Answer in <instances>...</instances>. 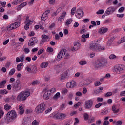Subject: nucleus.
Wrapping results in <instances>:
<instances>
[{
    "mask_svg": "<svg viewBox=\"0 0 125 125\" xmlns=\"http://www.w3.org/2000/svg\"><path fill=\"white\" fill-rule=\"evenodd\" d=\"M112 110L114 114H117L119 111V109H117V106L115 105L112 106Z\"/></svg>",
    "mask_w": 125,
    "mask_h": 125,
    "instance_id": "obj_28",
    "label": "nucleus"
},
{
    "mask_svg": "<svg viewBox=\"0 0 125 125\" xmlns=\"http://www.w3.org/2000/svg\"><path fill=\"white\" fill-rule=\"evenodd\" d=\"M77 84V83L74 81H72L69 82H67L66 83V86L67 88H74L75 86H76V85Z\"/></svg>",
    "mask_w": 125,
    "mask_h": 125,
    "instance_id": "obj_15",
    "label": "nucleus"
},
{
    "mask_svg": "<svg viewBox=\"0 0 125 125\" xmlns=\"http://www.w3.org/2000/svg\"><path fill=\"white\" fill-rule=\"evenodd\" d=\"M66 49L62 50L58 54L56 58L57 61H60L62 59V57H64V55L66 54Z\"/></svg>",
    "mask_w": 125,
    "mask_h": 125,
    "instance_id": "obj_12",
    "label": "nucleus"
},
{
    "mask_svg": "<svg viewBox=\"0 0 125 125\" xmlns=\"http://www.w3.org/2000/svg\"><path fill=\"white\" fill-rule=\"evenodd\" d=\"M44 51V49L42 48L39 50L37 53L38 55H41V54H42V53Z\"/></svg>",
    "mask_w": 125,
    "mask_h": 125,
    "instance_id": "obj_42",
    "label": "nucleus"
},
{
    "mask_svg": "<svg viewBox=\"0 0 125 125\" xmlns=\"http://www.w3.org/2000/svg\"><path fill=\"white\" fill-rule=\"evenodd\" d=\"M90 49L94 51H101V50H105V47H102L98 42V40L91 42L90 44Z\"/></svg>",
    "mask_w": 125,
    "mask_h": 125,
    "instance_id": "obj_1",
    "label": "nucleus"
},
{
    "mask_svg": "<svg viewBox=\"0 0 125 125\" xmlns=\"http://www.w3.org/2000/svg\"><path fill=\"white\" fill-rule=\"evenodd\" d=\"M53 117L54 119H56L57 120L60 119H64L67 117V115L62 113H59L55 112L53 114Z\"/></svg>",
    "mask_w": 125,
    "mask_h": 125,
    "instance_id": "obj_9",
    "label": "nucleus"
},
{
    "mask_svg": "<svg viewBox=\"0 0 125 125\" xmlns=\"http://www.w3.org/2000/svg\"><path fill=\"white\" fill-rule=\"evenodd\" d=\"M125 66L124 65L118 64L115 65L113 69V72L115 74H117V75H120V74H122L124 73V71H125Z\"/></svg>",
    "mask_w": 125,
    "mask_h": 125,
    "instance_id": "obj_6",
    "label": "nucleus"
},
{
    "mask_svg": "<svg viewBox=\"0 0 125 125\" xmlns=\"http://www.w3.org/2000/svg\"><path fill=\"white\" fill-rule=\"evenodd\" d=\"M20 26V22H16L14 23L11 24L7 27L8 31H11L14 29H17Z\"/></svg>",
    "mask_w": 125,
    "mask_h": 125,
    "instance_id": "obj_11",
    "label": "nucleus"
},
{
    "mask_svg": "<svg viewBox=\"0 0 125 125\" xmlns=\"http://www.w3.org/2000/svg\"><path fill=\"white\" fill-rule=\"evenodd\" d=\"M107 31L108 28L105 27H101L99 30V33L101 34V35L105 34V33H107Z\"/></svg>",
    "mask_w": 125,
    "mask_h": 125,
    "instance_id": "obj_21",
    "label": "nucleus"
},
{
    "mask_svg": "<svg viewBox=\"0 0 125 125\" xmlns=\"http://www.w3.org/2000/svg\"><path fill=\"white\" fill-rule=\"evenodd\" d=\"M25 58V56L22 55L20 57V59H21V62H24V59Z\"/></svg>",
    "mask_w": 125,
    "mask_h": 125,
    "instance_id": "obj_59",
    "label": "nucleus"
},
{
    "mask_svg": "<svg viewBox=\"0 0 125 125\" xmlns=\"http://www.w3.org/2000/svg\"><path fill=\"white\" fill-rule=\"evenodd\" d=\"M115 11H116V8L113 6H110L106 9L104 13V15L105 16H108V15H112V14H113Z\"/></svg>",
    "mask_w": 125,
    "mask_h": 125,
    "instance_id": "obj_10",
    "label": "nucleus"
},
{
    "mask_svg": "<svg viewBox=\"0 0 125 125\" xmlns=\"http://www.w3.org/2000/svg\"><path fill=\"white\" fill-rule=\"evenodd\" d=\"M15 73V69L12 68L9 72V76H13V75H14Z\"/></svg>",
    "mask_w": 125,
    "mask_h": 125,
    "instance_id": "obj_37",
    "label": "nucleus"
},
{
    "mask_svg": "<svg viewBox=\"0 0 125 125\" xmlns=\"http://www.w3.org/2000/svg\"><path fill=\"white\" fill-rule=\"evenodd\" d=\"M11 108V106L9 105V104H6L4 106V109H5L6 111L10 110Z\"/></svg>",
    "mask_w": 125,
    "mask_h": 125,
    "instance_id": "obj_39",
    "label": "nucleus"
},
{
    "mask_svg": "<svg viewBox=\"0 0 125 125\" xmlns=\"http://www.w3.org/2000/svg\"><path fill=\"white\" fill-rule=\"evenodd\" d=\"M61 93H62V95H63V96L67 95V94L68 93V89H67V88H63L62 90Z\"/></svg>",
    "mask_w": 125,
    "mask_h": 125,
    "instance_id": "obj_30",
    "label": "nucleus"
},
{
    "mask_svg": "<svg viewBox=\"0 0 125 125\" xmlns=\"http://www.w3.org/2000/svg\"><path fill=\"white\" fill-rule=\"evenodd\" d=\"M67 77H68V73L67 72H64L61 74L60 80H61V81H64V80H66Z\"/></svg>",
    "mask_w": 125,
    "mask_h": 125,
    "instance_id": "obj_22",
    "label": "nucleus"
},
{
    "mask_svg": "<svg viewBox=\"0 0 125 125\" xmlns=\"http://www.w3.org/2000/svg\"><path fill=\"white\" fill-rule=\"evenodd\" d=\"M95 86H99V85H101V83L99 81H96L94 82Z\"/></svg>",
    "mask_w": 125,
    "mask_h": 125,
    "instance_id": "obj_46",
    "label": "nucleus"
},
{
    "mask_svg": "<svg viewBox=\"0 0 125 125\" xmlns=\"http://www.w3.org/2000/svg\"><path fill=\"white\" fill-rule=\"evenodd\" d=\"M16 118H17L16 112L15 110H11L7 113L6 120L8 123H10L12 120H15Z\"/></svg>",
    "mask_w": 125,
    "mask_h": 125,
    "instance_id": "obj_4",
    "label": "nucleus"
},
{
    "mask_svg": "<svg viewBox=\"0 0 125 125\" xmlns=\"http://www.w3.org/2000/svg\"><path fill=\"white\" fill-rule=\"evenodd\" d=\"M125 42V36L122 38L121 40L118 42V44H121V43H123V42Z\"/></svg>",
    "mask_w": 125,
    "mask_h": 125,
    "instance_id": "obj_36",
    "label": "nucleus"
},
{
    "mask_svg": "<svg viewBox=\"0 0 125 125\" xmlns=\"http://www.w3.org/2000/svg\"><path fill=\"white\" fill-rule=\"evenodd\" d=\"M41 38L42 40H41V42H46L48 41V39H49V37L45 34H43L42 35Z\"/></svg>",
    "mask_w": 125,
    "mask_h": 125,
    "instance_id": "obj_20",
    "label": "nucleus"
},
{
    "mask_svg": "<svg viewBox=\"0 0 125 125\" xmlns=\"http://www.w3.org/2000/svg\"><path fill=\"white\" fill-rule=\"evenodd\" d=\"M82 92L83 94H86V92H87V89L86 88H83Z\"/></svg>",
    "mask_w": 125,
    "mask_h": 125,
    "instance_id": "obj_63",
    "label": "nucleus"
},
{
    "mask_svg": "<svg viewBox=\"0 0 125 125\" xmlns=\"http://www.w3.org/2000/svg\"><path fill=\"white\" fill-rule=\"evenodd\" d=\"M88 84H89V83H87V81L83 80L79 83V86L82 87V86H85V85H88Z\"/></svg>",
    "mask_w": 125,
    "mask_h": 125,
    "instance_id": "obj_23",
    "label": "nucleus"
},
{
    "mask_svg": "<svg viewBox=\"0 0 125 125\" xmlns=\"http://www.w3.org/2000/svg\"><path fill=\"white\" fill-rule=\"evenodd\" d=\"M8 93V91L6 89L1 90L0 91V94H2L4 95L5 94H7Z\"/></svg>",
    "mask_w": 125,
    "mask_h": 125,
    "instance_id": "obj_34",
    "label": "nucleus"
},
{
    "mask_svg": "<svg viewBox=\"0 0 125 125\" xmlns=\"http://www.w3.org/2000/svg\"><path fill=\"white\" fill-rule=\"evenodd\" d=\"M87 63L86 61H82L79 62L80 65H81L82 66H83L84 65H85Z\"/></svg>",
    "mask_w": 125,
    "mask_h": 125,
    "instance_id": "obj_44",
    "label": "nucleus"
},
{
    "mask_svg": "<svg viewBox=\"0 0 125 125\" xmlns=\"http://www.w3.org/2000/svg\"><path fill=\"white\" fill-rule=\"evenodd\" d=\"M12 88L14 92H18V91L21 90V89L22 88V84L20 82V80H18L15 83H13L12 84Z\"/></svg>",
    "mask_w": 125,
    "mask_h": 125,
    "instance_id": "obj_5",
    "label": "nucleus"
},
{
    "mask_svg": "<svg viewBox=\"0 0 125 125\" xmlns=\"http://www.w3.org/2000/svg\"><path fill=\"white\" fill-rule=\"evenodd\" d=\"M60 97V93L57 92L53 97V99H58Z\"/></svg>",
    "mask_w": 125,
    "mask_h": 125,
    "instance_id": "obj_38",
    "label": "nucleus"
},
{
    "mask_svg": "<svg viewBox=\"0 0 125 125\" xmlns=\"http://www.w3.org/2000/svg\"><path fill=\"white\" fill-rule=\"evenodd\" d=\"M75 122L74 123V125H77V124H79V122H80V120H79V119H78V118H75Z\"/></svg>",
    "mask_w": 125,
    "mask_h": 125,
    "instance_id": "obj_60",
    "label": "nucleus"
},
{
    "mask_svg": "<svg viewBox=\"0 0 125 125\" xmlns=\"http://www.w3.org/2000/svg\"><path fill=\"white\" fill-rule=\"evenodd\" d=\"M97 102H102L103 101V99L102 98L98 97L97 99Z\"/></svg>",
    "mask_w": 125,
    "mask_h": 125,
    "instance_id": "obj_64",
    "label": "nucleus"
},
{
    "mask_svg": "<svg viewBox=\"0 0 125 125\" xmlns=\"http://www.w3.org/2000/svg\"><path fill=\"white\" fill-rule=\"evenodd\" d=\"M115 40V37L114 36H112L110 37L107 42V46H111V45L113 43V42H114V40Z\"/></svg>",
    "mask_w": 125,
    "mask_h": 125,
    "instance_id": "obj_24",
    "label": "nucleus"
},
{
    "mask_svg": "<svg viewBox=\"0 0 125 125\" xmlns=\"http://www.w3.org/2000/svg\"><path fill=\"white\" fill-rule=\"evenodd\" d=\"M23 51L25 52V53H26V54H28V53L30 52V49H29L28 48H25L24 49Z\"/></svg>",
    "mask_w": 125,
    "mask_h": 125,
    "instance_id": "obj_53",
    "label": "nucleus"
},
{
    "mask_svg": "<svg viewBox=\"0 0 125 125\" xmlns=\"http://www.w3.org/2000/svg\"><path fill=\"white\" fill-rule=\"evenodd\" d=\"M51 111H52V107H50L45 111V114H48V113L51 112Z\"/></svg>",
    "mask_w": 125,
    "mask_h": 125,
    "instance_id": "obj_48",
    "label": "nucleus"
},
{
    "mask_svg": "<svg viewBox=\"0 0 125 125\" xmlns=\"http://www.w3.org/2000/svg\"><path fill=\"white\" fill-rule=\"evenodd\" d=\"M50 93L51 94V93H54L55 91H56V89L55 88H52L50 90H49Z\"/></svg>",
    "mask_w": 125,
    "mask_h": 125,
    "instance_id": "obj_57",
    "label": "nucleus"
},
{
    "mask_svg": "<svg viewBox=\"0 0 125 125\" xmlns=\"http://www.w3.org/2000/svg\"><path fill=\"white\" fill-rule=\"evenodd\" d=\"M27 5V2H24L19 5L17 8V10L19 11L22 9V8Z\"/></svg>",
    "mask_w": 125,
    "mask_h": 125,
    "instance_id": "obj_26",
    "label": "nucleus"
},
{
    "mask_svg": "<svg viewBox=\"0 0 125 125\" xmlns=\"http://www.w3.org/2000/svg\"><path fill=\"white\" fill-rule=\"evenodd\" d=\"M36 37L31 38L28 42V46H32L34 47L36 45V42H37V40H36Z\"/></svg>",
    "mask_w": 125,
    "mask_h": 125,
    "instance_id": "obj_17",
    "label": "nucleus"
},
{
    "mask_svg": "<svg viewBox=\"0 0 125 125\" xmlns=\"http://www.w3.org/2000/svg\"><path fill=\"white\" fill-rule=\"evenodd\" d=\"M43 92H45L43 96V98L45 100H48V99H49V97H50L51 94L49 90H47V89L45 88L43 90Z\"/></svg>",
    "mask_w": 125,
    "mask_h": 125,
    "instance_id": "obj_13",
    "label": "nucleus"
},
{
    "mask_svg": "<svg viewBox=\"0 0 125 125\" xmlns=\"http://www.w3.org/2000/svg\"><path fill=\"white\" fill-rule=\"evenodd\" d=\"M25 25H24L25 30H29V27L30 25H32L33 24V21H31V20L29 19V16H27L26 18V21L25 22Z\"/></svg>",
    "mask_w": 125,
    "mask_h": 125,
    "instance_id": "obj_14",
    "label": "nucleus"
},
{
    "mask_svg": "<svg viewBox=\"0 0 125 125\" xmlns=\"http://www.w3.org/2000/svg\"><path fill=\"white\" fill-rule=\"evenodd\" d=\"M112 95V92H108L106 93L105 94V97H109V96H111Z\"/></svg>",
    "mask_w": 125,
    "mask_h": 125,
    "instance_id": "obj_62",
    "label": "nucleus"
},
{
    "mask_svg": "<svg viewBox=\"0 0 125 125\" xmlns=\"http://www.w3.org/2000/svg\"><path fill=\"white\" fill-rule=\"evenodd\" d=\"M102 106V103H99L95 105V108H96L97 109H98V108H100Z\"/></svg>",
    "mask_w": 125,
    "mask_h": 125,
    "instance_id": "obj_47",
    "label": "nucleus"
},
{
    "mask_svg": "<svg viewBox=\"0 0 125 125\" xmlns=\"http://www.w3.org/2000/svg\"><path fill=\"white\" fill-rule=\"evenodd\" d=\"M75 16L77 18H82V17L83 16V10L81 8L77 9Z\"/></svg>",
    "mask_w": 125,
    "mask_h": 125,
    "instance_id": "obj_16",
    "label": "nucleus"
},
{
    "mask_svg": "<svg viewBox=\"0 0 125 125\" xmlns=\"http://www.w3.org/2000/svg\"><path fill=\"white\" fill-rule=\"evenodd\" d=\"M82 39H87L89 38V33H87L86 34H83L82 35Z\"/></svg>",
    "mask_w": 125,
    "mask_h": 125,
    "instance_id": "obj_41",
    "label": "nucleus"
},
{
    "mask_svg": "<svg viewBox=\"0 0 125 125\" xmlns=\"http://www.w3.org/2000/svg\"><path fill=\"white\" fill-rule=\"evenodd\" d=\"M115 58H117V56L114 54H112L109 56L110 59H115Z\"/></svg>",
    "mask_w": 125,
    "mask_h": 125,
    "instance_id": "obj_49",
    "label": "nucleus"
},
{
    "mask_svg": "<svg viewBox=\"0 0 125 125\" xmlns=\"http://www.w3.org/2000/svg\"><path fill=\"white\" fill-rule=\"evenodd\" d=\"M48 62H43L41 64L40 67L42 69H45V68H47V67H48Z\"/></svg>",
    "mask_w": 125,
    "mask_h": 125,
    "instance_id": "obj_27",
    "label": "nucleus"
},
{
    "mask_svg": "<svg viewBox=\"0 0 125 125\" xmlns=\"http://www.w3.org/2000/svg\"><path fill=\"white\" fill-rule=\"evenodd\" d=\"M23 63H21L17 65V70L18 72L21 70V67H23Z\"/></svg>",
    "mask_w": 125,
    "mask_h": 125,
    "instance_id": "obj_33",
    "label": "nucleus"
},
{
    "mask_svg": "<svg viewBox=\"0 0 125 125\" xmlns=\"http://www.w3.org/2000/svg\"><path fill=\"white\" fill-rule=\"evenodd\" d=\"M104 13V10L101 9L98 10L96 12V14L100 15V14H103Z\"/></svg>",
    "mask_w": 125,
    "mask_h": 125,
    "instance_id": "obj_43",
    "label": "nucleus"
},
{
    "mask_svg": "<svg viewBox=\"0 0 125 125\" xmlns=\"http://www.w3.org/2000/svg\"><path fill=\"white\" fill-rule=\"evenodd\" d=\"M30 95H31L30 92L28 91H22L19 93L16 99L17 101L22 102V101H25Z\"/></svg>",
    "mask_w": 125,
    "mask_h": 125,
    "instance_id": "obj_2",
    "label": "nucleus"
},
{
    "mask_svg": "<svg viewBox=\"0 0 125 125\" xmlns=\"http://www.w3.org/2000/svg\"><path fill=\"white\" fill-rule=\"evenodd\" d=\"M85 33H86V30L85 29H82L80 31V33L81 34H85Z\"/></svg>",
    "mask_w": 125,
    "mask_h": 125,
    "instance_id": "obj_55",
    "label": "nucleus"
},
{
    "mask_svg": "<svg viewBox=\"0 0 125 125\" xmlns=\"http://www.w3.org/2000/svg\"><path fill=\"white\" fill-rule=\"evenodd\" d=\"M73 22V19H68L65 22L66 25H70Z\"/></svg>",
    "mask_w": 125,
    "mask_h": 125,
    "instance_id": "obj_35",
    "label": "nucleus"
},
{
    "mask_svg": "<svg viewBox=\"0 0 125 125\" xmlns=\"http://www.w3.org/2000/svg\"><path fill=\"white\" fill-rule=\"evenodd\" d=\"M109 124H110V122H109V121L104 120V121L103 123V125H108Z\"/></svg>",
    "mask_w": 125,
    "mask_h": 125,
    "instance_id": "obj_61",
    "label": "nucleus"
},
{
    "mask_svg": "<svg viewBox=\"0 0 125 125\" xmlns=\"http://www.w3.org/2000/svg\"><path fill=\"white\" fill-rule=\"evenodd\" d=\"M106 64H107L106 60H99L95 63V68H101V67L105 66Z\"/></svg>",
    "mask_w": 125,
    "mask_h": 125,
    "instance_id": "obj_8",
    "label": "nucleus"
},
{
    "mask_svg": "<svg viewBox=\"0 0 125 125\" xmlns=\"http://www.w3.org/2000/svg\"><path fill=\"white\" fill-rule=\"evenodd\" d=\"M66 15H67V12H63L61 16L58 19V21H59V22H63Z\"/></svg>",
    "mask_w": 125,
    "mask_h": 125,
    "instance_id": "obj_19",
    "label": "nucleus"
},
{
    "mask_svg": "<svg viewBox=\"0 0 125 125\" xmlns=\"http://www.w3.org/2000/svg\"><path fill=\"white\" fill-rule=\"evenodd\" d=\"M47 52H53V48L48 47L47 48Z\"/></svg>",
    "mask_w": 125,
    "mask_h": 125,
    "instance_id": "obj_54",
    "label": "nucleus"
},
{
    "mask_svg": "<svg viewBox=\"0 0 125 125\" xmlns=\"http://www.w3.org/2000/svg\"><path fill=\"white\" fill-rule=\"evenodd\" d=\"M3 115H4V112H3V110H0V119L2 118V116H3Z\"/></svg>",
    "mask_w": 125,
    "mask_h": 125,
    "instance_id": "obj_58",
    "label": "nucleus"
},
{
    "mask_svg": "<svg viewBox=\"0 0 125 125\" xmlns=\"http://www.w3.org/2000/svg\"><path fill=\"white\" fill-rule=\"evenodd\" d=\"M77 11V8L76 7H73L71 9V15H74L75 13H76V12Z\"/></svg>",
    "mask_w": 125,
    "mask_h": 125,
    "instance_id": "obj_40",
    "label": "nucleus"
},
{
    "mask_svg": "<svg viewBox=\"0 0 125 125\" xmlns=\"http://www.w3.org/2000/svg\"><path fill=\"white\" fill-rule=\"evenodd\" d=\"M124 10H125V8L124 7H121L118 10V12L119 13H122V12H124Z\"/></svg>",
    "mask_w": 125,
    "mask_h": 125,
    "instance_id": "obj_51",
    "label": "nucleus"
},
{
    "mask_svg": "<svg viewBox=\"0 0 125 125\" xmlns=\"http://www.w3.org/2000/svg\"><path fill=\"white\" fill-rule=\"evenodd\" d=\"M32 125H40V122L37 121V120H34L32 122Z\"/></svg>",
    "mask_w": 125,
    "mask_h": 125,
    "instance_id": "obj_45",
    "label": "nucleus"
},
{
    "mask_svg": "<svg viewBox=\"0 0 125 125\" xmlns=\"http://www.w3.org/2000/svg\"><path fill=\"white\" fill-rule=\"evenodd\" d=\"M93 106V100L89 99L85 101L84 108L86 110H90Z\"/></svg>",
    "mask_w": 125,
    "mask_h": 125,
    "instance_id": "obj_7",
    "label": "nucleus"
},
{
    "mask_svg": "<svg viewBox=\"0 0 125 125\" xmlns=\"http://www.w3.org/2000/svg\"><path fill=\"white\" fill-rule=\"evenodd\" d=\"M116 16L119 17V18H123L125 16V14H118L116 15Z\"/></svg>",
    "mask_w": 125,
    "mask_h": 125,
    "instance_id": "obj_52",
    "label": "nucleus"
},
{
    "mask_svg": "<svg viewBox=\"0 0 125 125\" xmlns=\"http://www.w3.org/2000/svg\"><path fill=\"white\" fill-rule=\"evenodd\" d=\"M6 83V80H3L0 83V88H4V85Z\"/></svg>",
    "mask_w": 125,
    "mask_h": 125,
    "instance_id": "obj_29",
    "label": "nucleus"
},
{
    "mask_svg": "<svg viewBox=\"0 0 125 125\" xmlns=\"http://www.w3.org/2000/svg\"><path fill=\"white\" fill-rule=\"evenodd\" d=\"M46 109V104L44 103H42L41 104L37 105L34 110L35 113L39 115V114H42L43 113L44 111H45Z\"/></svg>",
    "mask_w": 125,
    "mask_h": 125,
    "instance_id": "obj_3",
    "label": "nucleus"
},
{
    "mask_svg": "<svg viewBox=\"0 0 125 125\" xmlns=\"http://www.w3.org/2000/svg\"><path fill=\"white\" fill-rule=\"evenodd\" d=\"M80 106H81V102H78L74 105L75 108H78V107H80Z\"/></svg>",
    "mask_w": 125,
    "mask_h": 125,
    "instance_id": "obj_56",
    "label": "nucleus"
},
{
    "mask_svg": "<svg viewBox=\"0 0 125 125\" xmlns=\"http://www.w3.org/2000/svg\"><path fill=\"white\" fill-rule=\"evenodd\" d=\"M50 13V10L46 11L41 17L42 21H45L47 19V17H48V14Z\"/></svg>",
    "mask_w": 125,
    "mask_h": 125,
    "instance_id": "obj_18",
    "label": "nucleus"
},
{
    "mask_svg": "<svg viewBox=\"0 0 125 125\" xmlns=\"http://www.w3.org/2000/svg\"><path fill=\"white\" fill-rule=\"evenodd\" d=\"M108 113H109V110H108V109H104L101 113V116H103L104 115H107V114H108Z\"/></svg>",
    "mask_w": 125,
    "mask_h": 125,
    "instance_id": "obj_32",
    "label": "nucleus"
},
{
    "mask_svg": "<svg viewBox=\"0 0 125 125\" xmlns=\"http://www.w3.org/2000/svg\"><path fill=\"white\" fill-rule=\"evenodd\" d=\"M88 118H89V116L87 114V113H84V119L85 121H87V120H88Z\"/></svg>",
    "mask_w": 125,
    "mask_h": 125,
    "instance_id": "obj_50",
    "label": "nucleus"
},
{
    "mask_svg": "<svg viewBox=\"0 0 125 125\" xmlns=\"http://www.w3.org/2000/svg\"><path fill=\"white\" fill-rule=\"evenodd\" d=\"M81 47V43L79 42H75L74 45L73 49L74 50L77 51Z\"/></svg>",
    "mask_w": 125,
    "mask_h": 125,
    "instance_id": "obj_25",
    "label": "nucleus"
},
{
    "mask_svg": "<svg viewBox=\"0 0 125 125\" xmlns=\"http://www.w3.org/2000/svg\"><path fill=\"white\" fill-rule=\"evenodd\" d=\"M20 3H21L20 0H14L13 1H12V4H13V5H17Z\"/></svg>",
    "mask_w": 125,
    "mask_h": 125,
    "instance_id": "obj_31",
    "label": "nucleus"
}]
</instances>
